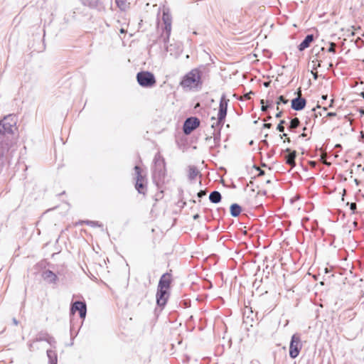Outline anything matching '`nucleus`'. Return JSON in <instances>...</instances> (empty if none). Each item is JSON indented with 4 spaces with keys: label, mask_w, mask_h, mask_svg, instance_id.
I'll use <instances>...</instances> for the list:
<instances>
[{
    "label": "nucleus",
    "mask_w": 364,
    "mask_h": 364,
    "mask_svg": "<svg viewBox=\"0 0 364 364\" xmlns=\"http://www.w3.org/2000/svg\"><path fill=\"white\" fill-rule=\"evenodd\" d=\"M201 82V73L198 68L192 69L182 78L180 85L184 90L196 88Z\"/></svg>",
    "instance_id": "1"
},
{
    "label": "nucleus",
    "mask_w": 364,
    "mask_h": 364,
    "mask_svg": "<svg viewBox=\"0 0 364 364\" xmlns=\"http://www.w3.org/2000/svg\"><path fill=\"white\" fill-rule=\"evenodd\" d=\"M17 117L9 114L0 121V133L4 135L13 134L17 130Z\"/></svg>",
    "instance_id": "2"
},
{
    "label": "nucleus",
    "mask_w": 364,
    "mask_h": 364,
    "mask_svg": "<svg viewBox=\"0 0 364 364\" xmlns=\"http://www.w3.org/2000/svg\"><path fill=\"white\" fill-rule=\"evenodd\" d=\"M136 80L141 86L145 87H151L156 82L154 75L148 71L138 73Z\"/></svg>",
    "instance_id": "3"
},
{
    "label": "nucleus",
    "mask_w": 364,
    "mask_h": 364,
    "mask_svg": "<svg viewBox=\"0 0 364 364\" xmlns=\"http://www.w3.org/2000/svg\"><path fill=\"white\" fill-rule=\"evenodd\" d=\"M227 114V102L221 101L219 105V111L218 113V117L215 118V117H211V120L213 123L211 127L213 128H219L223 126L224 123V119Z\"/></svg>",
    "instance_id": "4"
},
{
    "label": "nucleus",
    "mask_w": 364,
    "mask_h": 364,
    "mask_svg": "<svg viewBox=\"0 0 364 364\" xmlns=\"http://www.w3.org/2000/svg\"><path fill=\"white\" fill-rule=\"evenodd\" d=\"M302 348L301 338L298 334H294L289 345V356L291 358H296Z\"/></svg>",
    "instance_id": "5"
},
{
    "label": "nucleus",
    "mask_w": 364,
    "mask_h": 364,
    "mask_svg": "<svg viewBox=\"0 0 364 364\" xmlns=\"http://www.w3.org/2000/svg\"><path fill=\"white\" fill-rule=\"evenodd\" d=\"M200 126V120L197 117L188 118L183 124V132L186 134H190L194 129Z\"/></svg>",
    "instance_id": "6"
},
{
    "label": "nucleus",
    "mask_w": 364,
    "mask_h": 364,
    "mask_svg": "<svg viewBox=\"0 0 364 364\" xmlns=\"http://www.w3.org/2000/svg\"><path fill=\"white\" fill-rule=\"evenodd\" d=\"M170 293L168 289L158 287L156 292V303L159 306H164L169 298Z\"/></svg>",
    "instance_id": "7"
},
{
    "label": "nucleus",
    "mask_w": 364,
    "mask_h": 364,
    "mask_svg": "<svg viewBox=\"0 0 364 364\" xmlns=\"http://www.w3.org/2000/svg\"><path fill=\"white\" fill-rule=\"evenodd\" d=\"M134 171L136 175L135 188L139 193H144L145 190V185L144 179L141 174V169L139 166H136L134 167Z\"/></svg>",
    "instance_id": "8"
},
{
    "label": "nucleus",
    "mask_w": 364,
    "mask_h": 364,
    "mask_svg": "<svg viewBox=\"0 0 364 364\" xmlns=\"http://www.w3.org/2000/svg\"><path fill=\"white\" fill-rule=\"evenodd\" d=\"M297 95L298 97L291 101V107L294 110L299 111L303 109L305 107L306 101L304 98H301V88H299L297 91Z\"/></svg>",
    "instance_id": "9"
},
{
    "label": "nucleus",
    "mask_w": 364,
    "mask_h": 364,
    "mask_svg": "<svg viewBox=\"0 0 364 364\" xmlns=\"http://www.w3.org/2000/svg\"><path fill=\"white\" fill-rule=\"evenodd\" d=\"M172 282V275L171 273L164 274L159 282L158 287L170 290Z\"/></svg>",
    "instance_id": "10"
},
{
    "label": "nucleus",
    "mask_w": 364,
    "mask_h": 364,
    "mask_svg": "<svg viewBox=\"0 0 364 364\" xmlns=\"http://www.w3.org/2000/svg\"><path fill=\"white\" fill-rule=\"evenodd\" d=\"M86 305L82 301H75L71 308L72 314H75L78 311L80 318H83L86 316Z\"/></svg>",
    "instance_id": "11"
},
{
    "label": "nucleus",
    "mask_w": 364,
    "mask_h": 364,
    "mask_svg": "<svg viewBox=\"0 0 364 364\" xmlns=\"http://www.w3.org/2000/svg\"><path fill=\"white\" fill-rule=\"evenodd\" d=\"M286 152L288 154L284 156V160L287 164L291 167L295 166V159L296 156V151H291L289 149H286Z\"/></svg>",
    "instance_id": "12"
},
{
    "label": "nucleus",
    "mask_w": 364,
    "mask_h": 364,
    "mask_svg": "<svg viewBox=\"0 0 364 364\" xmlns=\"http://www.w3.org/2000/svg\"><path fill=\"white\" fill-rule=\"evenodd\" d=\"M42 277L44 280L50 283H55L58 280L57 275L50 270H46L42 274Z\"/></svg>",
    "instance_id": "13"
},
{
    "label": "nucleus",
    "mask_w": 364,
    "mask_h": 364,
    "mask_svg": "<svg viewBox=\"0 0 364 364\" xmlns=\"http://www.w3.org/2000/svg\"><path fill=\"white\" fill-rule=\"evenodd\" d=\"M314 41L313 35H308L306 36L305 39L299 44V49L300 50H304L306 48L309 47L310 44Z\"/></svg>",
    "instance_id": "14"
},
{
    "label": "nucleus",
    "mask_w": 364,
    "mask_h": 364,
    "mask_svg": "<svg viewBox=\"0 0 364 364\" xmlns=\"http://www.w3.org/2000/svg\"><path fill=\"white\" fill-rule=\"evenodd\" d=\"M155 165L156 167H159L160 168L161 171H163L164 173H165L166 171V162L165 160L159 157L156 159L155 160Z\"/></svg>",
    "instance_id": "15"
},
{
    "label": "nucleus",
    "mask_w": 364,
    "mask_h": 364,
    "mask_svg": "<svg viewBox=\"0 0 364 364\" xmlns=\"http://www.w3.org/2000/svg\"><path fill=\"white\" fill-rule=\"evenodd\" d=\"M209 199L212 203H219L221 200V195L218 191H213L210 194Z\"/></svg>",
    "instance_id": "16"
},
{
    "label": "nucleus",
    "mask_w": 364,
    "mask_h": 364,
    "mask_svg": "<svg viewBox=\"0 0 364 364\" xmlns=\"http://www.w3.org/2000/svg\"><path fill=\"white\" fill-rule=\"evenodd\" d=\"M162 21L164 25H171L172 19L168 11H163Z\"/></svg>",
    "instance_id": "17"
},
{
    "label": "nucleus",
    "mask_w": 364,
    "mask_h": 364,
    "mask_svg": "<svg viewBox=\"0 0 364 364\" xmlns=\"http://www.w3.org/2000/svg\"><path fill=\"white\" fill-rule=\"evenodd\" d=\"M241 208L237 204H232L230 206V213L231 215L234 217L238 216L241 213Z\"/></svg>",
    "instance_id": "18"
},
{
    "label": "nucleus",
    "mask_w": 364,
    "mask_h": 364,
    "mask_svg": "<svg viewBox=\"0 0 364 364\" xmlns=\"http://www.w3.org/2000/svg\"><path fill=\"white\" fill-rule=\"evenodd\" d=\"M116 1V4L117 5V6L121 9V10H126L128 7H129V3L128 2V0H115Z\"/></svg>",
    "instance_id": "19"
},
{
    "label": "nucleus",
    "mask_w": 364,
    "mask_h": 364,
    "mask_svg": "<svg viewBox=\"0 0 364 364\" xmlns=\"http://www.w3.org/2000/svg\"><path fill=\"white\" fill-rule=\"evenodd\" d=\"M171 32V25H164V30L162 36L164 37L165 41H168L169 39Z\"/></svg>",
    "instance_id": "20"
},
{
    "label": "nucleus",
    "mask_w": 364,
    "mask_h": 364,
    "mask_svg": "<svg viewBox=\"0 0 364 364\" xmlns=\"http://www.w3.org/2000/svg\"><path fill=\"white\" fill-rule=\"evenodd\" d=\"M300 124V121L298 118H294L291 120V122H290V125H289V129H296L297 128Z\"/></svg>",
    "instance_id": "21"
},
{
    "label": "nucleus",
    "mask_w": 364,
    "mask_h": 364,
    "mask_svg": "<svg viewBox=\"0 0 364 364\" xmlns=\"http://www.w3.org/2000/svg\"><path fill=\"white\" fill-rule=\"evenodd\" d=\"M198 171L195 167H193V166L189 167L188 175L191 178H192V179L195 178L196 176L198 175Z\"/></svg>",
    "instance_id": "22"
},
{
    "label": "nucleus",
    "mask_w": 364,
    "mask_h": 364,
    "mask_svg": "<svg viewBox=\"0 0 364 364\" xmlns=\"http://www.w3.org/2000/svg\"><path fill=\"white\" fill-rule=\"evenodd\" d=\"M85 224L91 227V228H101L102 225L99 223L97 221L93 220H85Z\"/></svg>",
    "instance_id": "23"
},
{
    "label": "nucleus",
    "mask_w": 364,
    "mask_h": 364,
    "mask_svg": "<svg viewBox=\"0 0 364 364\" xmlns=\"http://www.w3.org/2000/svg\"><path fill=\"white\" fill-rule=\"evenodd\" d=\"M285 123V121L284 120H281L279 124H278L277 126V130L279 132H283L284 131V124Z\"/></svg>",
    "instance_id": "24"
},
{
    "label": "nucleus",
    "mask_w": 364,
    "mask_h": 364,
    "mask_svg": "<svg viewBox=\"0 0 364 364\" xmlns=\"http://www.w3.org/2000/svg\"><path fill=\"white\" fill-rule=\"evenodd\" d=\"M279 101L277 102V105L280 103V102H282L284 104H287L288 102V100H286L282 95L279 96V98H278Z\"/></svg>",
    "instance_id": "25"
},
{
    "label": "nucleus",
    "mask_w": 364,
    "mask_h": 364,
    "mask_svg": "<svg viewBox=\"0 0 364 364\" xmlns=\"http://www.w3.org/2000/svg\"><path fill=\"white\" fill-rule=\"evenodd\" d=\"M336 45L335 43H333L331 42L330 43V47L328 48V52H331V53H335V48H336Z\"/></svg>",
    "instance_id": "26"
},
{
    "label": "nucleus",
    "mask_w": 364,
    "mask_h": 364,
    "mask_svg": "<svg viewBox=\"0 0 364 364\" xmlns=\"http://www.w3.org/2000/svg\"><path fill=\"white\" fill-rule=\"evenodd\" d=\"M85 220H79L77 222L73 223V226L77 227L78 225H82L85 224Z\"/></svg>",
    "instance_id": "27"
},
{
    "label": "nucleus",
    "mask_w": 364,
    "mask_h": 364,
    "mask_svg": "<svg viewBox=\"0 0 364 364\" xmlns=\"http://www.w3.org/2000/svg\"><path fill=\"white\" fill-rule=\"evenodd\" d=\"M350 208L353 211V213H354L355 210H356V203H350Z\"/></svg>",
    "instance_id": "28"
},
{
    "label": "nucleus",
    "mask_w": 364,
    "mask_h": 364,
    "mask_svg": "<svg viewBox=\"0 0 364 364\" xmlns=\"http://www.w3.org/2000/svg\"><path fill=\"white\" fill-rule=\"evenodd\" d=\"M206 194L205 191H200L198 193V196L199 198H201L202 196H205Z\"/></svg>",
    "instance_id": "29"
},
{
    "label": "nucleus",
    "mask_w": 364,
    "mask_h": 364,
    "mask_svg": "<svg viewBox=\"0 0 364 364\" xmlns=\"http://www.w3.org/2000/svg\"><path fill=\"white\" fill-rule=\"evenodd\" d=\"M263 127L267 129H270L272 127L271 123H265L264 124Z\"/></svg>",
    "instance_id": "30"
},
{
    "label": "nucleus",
    "mask_w": 364,
    "mask_h": 364,
    "mask_svg": "<svg viewBox=\"0 0 364 364\" xmlns=\"http://www.w3.org/2000/svg\"><path fill=\"white\" fill-rule=\"evenodd\" d=\"M257 170L259 171V173L257 174L258 176L263 175L264 173L263 171H262L259 168H257Z\"/></svg>",
    "instance_id": "31"
},
{
    "label": "nucleus",
    "mask_w": 364,
    "mask_h": 364,
    "mask_svg": "<svg viewBox=\"0 0 364 364\" xmlns=\"http://www.w3.org/2000/svg\"><path fill=\"white\" fill-rule=\"evenodd\" d=\"M336 114L335 112H328L327 113V117H334Z\"/></svg>",
    "instance_id": "32"
},
{
    "label": "nucleus",
    "mask_w": 364,
    "mask_h": 364,
    "mask_svg": "<svg viewBox=\"0 0 364 364\" xmlns=\"http://www.w3.org/2000/svg\"><path fill=\"white\" fill-rule=\"evenodd\" d=\"M252 94H253V93H252V92H250V93L246 94V95H245V97L246 99H248V100H249V99H250V95H252Z\"/></svg>",
    "instance_id": "33"
},
{
    "label": "nucleus",
    "mask_w": 364,
    "mask_h": 364,
    "mask_svg": "<svg viewBox=\"0 0 364 364\" xmlns=\"http://www.w3.org/2000/svg\"><path fill=\"white\" fill-rule=\"evenodd\" d=\"M282 115V112L279 111L278 113L276 114V117L277 118L281 117Z\"/></svg>",
    "instance_id": "34"
},
{
    "label": "nucleus",
    "mask_w": 364,
    "mask_h": 364,
    "mask_svg": "<svg viewBox=\"0 0 364 364\" xmlns=\"http://www.w3.org/2000/svg\"><path fill=\"white\" fill-rule=\"evenodd\" d=\"M261 109H262V111H266V110H267V106H266V105H262V108H261Z\"/></svg>",
    "instance_id": "35"
},
{
    "label": "nucleus",
    "mask_w": 364,
    "mask_h": 364,
    "mask_svg": "<svg viewBox=\"0 0 364 364\" xmlns=\"http://www.w3.org/2000/svg\"><path fill=\"white\" fill-rule=\"evenodd\" d=\"M285 141H287V142L289 143L291 141L290 138L289 137H287L286 139L284 141V142H285Z\"/></svg>",
    "instance_id": "36"
},
{
    "label": "nucleus",
    "mask_w": 364,
    "mask_h": 364,
    "mask_svg": "<svg viewBox=\"0 0 364 364\" xmlns=\"http://www.w3.org/2000/svg\"><path fill=\"white\" fill-rule=\"evenodd\" d=\"M301 137H306V134H305L304 132L302 133L301 135H300Z\"/></svg>",
    "instance_id": "37"
},
{
    "label": "nucleus",
    "mask_w": 364,
    "mask_h": 364,
    "mask_svg": "<svg viewBox=\"0 0 364 364\" xmlns=\"http://www.w3.org/2000/svg\"><path fill=\"white\" fill-rule=\"evenodd\" d=\"M310 164L312 166H314L316 165V162L315 161H311L310 162Z\"/></svg>",
    "instance_id": "38"
},
{
    "label": "nucleus",
    "mask_w": 364,
    "mask_h": 364,
    "mask_svg": "<svg viewBox=\"0 0 364 364\" xmlns=\"http://www.w3.org/2000/svg\"><path fill=\"white\" fill-rule=\"evenodd\" d=\"M260 104H261L262 105H264V100H260Z\"/></svg>",
    "instance_id": "39"
},
{
    "label": "nucleus",
    "mask_w": 364,
    "mask_h": 364,
    "mask_svg": "<svg viewBox=\"0 0 364 364\" xmlns=\"http://www.w3.org/2000/svg\"><path fill=\"white\" fill-rule=\"evenodd\" d=\"M120 32H121L122 33H126V31H125V30H124V28H122V29L120 30Z\"/></svg>",
    "instance_id": "40"
},
{
    "label": "nucleus",
    "mask_w": 364,
    "mask_h": 364,
    "mask_svg": "<svg viewBox=\"0 0 364 364\" xmlns=\"http://www.w3.org/2000/svg\"><path fill=\"white\" fill-rule=\"evenodd\" d=\"M322 99L323 100H326L327 99V95H323L322 96Z\"/></svg>",
    "instance_id": "41"
},
{
    "label": "nucleus",
    "mask_w": 364,
    "mask_h": 364,
    "mask_svg": "<svg viewBox=\"0 0 364 364\" xmlns=\"http://www.w3.org/2000/svg\"><path fill=\"white\" fill-rule=\"evenodd\" d=\"M198 217V215H196L193 218H194V219H196Z\"/></svg>",
    "instance_id": "42"
},
{
    "label": "nucleus",
    "mask_w": 364,
    "mask_h": 364,
    "mask_svg": "<svg viewBox=\"0 0 364 364\" xmlns=\"http://www.w3.org/2000/svg\"><path fill=\"white\" fill-rule=\"evenodd\" d=\"M199 105H199V103H198V104L196 105V107H199Z\"/></svg>",
    "instance_id": "43"
},
{
    "label": "nucleus",
    "mask_w": 364,
    "mask_h": 364,
    "mask_svg": "<svg viewBox=\"0 0 364 364\" xmlns=\"http://www.w3.org/2000/svg\"><path fill=\"white\" fill-rule=\"evenodd\" d=\"M282 136H285V137H287V134H283V135L282 136Z\"/></svg>",
    "instance_id": "44"
},
{
    "label": "nucleus",
    "mask_w": 364,
    "mask_h": 364,
    "mask_svg": "<svg viewBox=\"0 0 364 364\" xmlns=\"http://www.w3.org/2000/svg\"><path fill=\"white\" fill-rule=\"evenodd\" d=\"M314 76L315 78H316L317 77L316 73L314 74Z\"/></svg>",
    "instance_id": "45"
},
{
    "label": "nucleus",
    "mask_w": 364,
    "mask_h": 364,
    "mask_svg": "<svg viewBox=\"0 0 364 364\" xmlns=\"http://www.w3.org/2000/svg\"><path fill=\"white\" fill-rule=\"evenodd\" d=\"M268 84H269V83L266 82V83H264V85H265V86H268Z\"/></svg>",
    "instance_id": "46"
},
{
    "label": "nucleus",
    "mask_w": 364,
    "mask_h": 364,
    "mask_svg": "<svg viewBox=\"0 0 364 364\" xmlns=\"http://www.w3.org/2000/svg\"><path fill=\"white\" fill-rule=\"evenodd\" d=\"M362 112L364 114V111H362Z\"/></svg>",
    "instance_id": "47"
}]
</instances>
